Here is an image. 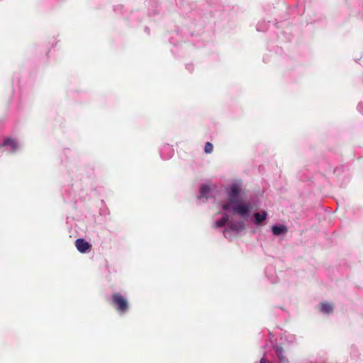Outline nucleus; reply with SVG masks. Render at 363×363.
I'll list each match as a JSON object with an SVG mask.
<instances>
[{
  "label": "nucleus",
  "mask_w": 363,
  "mask_h": 363,
  "mask_svg": "<svg viewBox=\"0 0 363 363\" xmlns=\"http://www.w3.org/2000/svg\"><path fill=\"white\" fill-rule=\"evenodd\" d=\"M241 191V186L239 184H233L230 186V191L228 193L229 201L234 204L238 201V195Z\"/></svg>",
  "instance_id": "nucleus-2"
},
{
  "label": "nucleus",
  "mask_w": 363,
  "mask_h": 363,
  "mask_svg": "<svg viewBox=\"0 0 363 363\" xmlns=\"http://www.w3.org/2000/svg\"><path fill=\"white\" fill-rule=\"evenodd\" d=\"M255 218V224L259 225L262 221L266 219L267 213L265 211H262L260 213H255L254 214Z\"/></svg>",
  "instance_id": "nucleus-7"
},
{
  "label": "nucleus",
  "mask_w": 363,
  "mask_h": 363,
  "mask_svg": "<svg viewBox=\"0 0 363 363\" xmlns=\"http://www.w3.org/2000/svg\"><path fill=\"white\" fill-rule=\"evenodd\" d=\"M267 360L264 358H262L259 363H266Z\"/></svg>",
  "instance_id": "nucleus-14"
},
{
  "label": "nucleus",
  "mask_w": 363,
  "mask_h": 363,
  "mask_svg": "<svg viewBox=\"0 0 363 363\" xmlns=\"http://www.w3.org/2000/svg\"><path fill=\"white\" fill-rule=\"evenodd\" d=\"M320 310L325 313H330L333 311V307L330 303H322L320 305Z\"/></svg>",
  "instance_id": "nucleus-8"
},
{
  "label": "nucleus",
  "mask_w": 363,
  "mask_h": 363,
  "mask_svg": "<svg viewBox=\"0 0 363 363\" xmlns=\"http://www.w3.org/2000/svg\"><path fill=\"white\" fill-rule=\"evenodd\" d=\"M277 354L279 355V352L281 353L282 352V349H280V350H277Z\"/></svg>",
  "instance_id": "nucleus-15"
},
{
  "label": "nucleus",
  "mask_w": 363,
  "mask_h": 363,
  "mask_svg": "<svg viewBox=\"0 0 363 363\" xmlns=\"http://www.w3.org/2000/svg\"><path fill=\"white\" fill-rule=\"evenodd\" d=\"M230 228L235 231H240L245 228L243 222H239L238 223H230Z\"/></svg>",
  "instance_id": "nucleus-10"
},
{
  "label": "nucleus",
  "mask_w": 363,
  "mask_h": 363,
  "mask_svg": "<svg viewBox=\"0 0 363 363\" xmlns=\"http://www.w3.org/2000/svg\"><path fill=\"white\" fill-rule=\"evenodd\" d=\"M111 303L116 311L121 314L125 313L129 309L128 300L120 293L112 295Z\"/></svg>",
  "instance_id": "nucleus-1"
},
{
  "label": "nucleus",
  "mask_w": 363,
  "mask_h": 363,
  "mask_svg": "<svg viewBox=\"0 0 363 363\" xmlns=\"http://www.w3.org/2000/svg\"><path fill=\"white\" fill-rule=\"evenodd\" d=\"M272 231L274 235H279L282 233H286L287 232V228L285 225H274L272 228Z\"/></svg>",
  "instance_id": "nucleus-5"
},
{
  "label": "nucleus",
  "mask_w": 363,
  "mask_h": 363,
  "mask_svg": "<svg viewBox=\"0 0 363 363\" xmlns=\"http://www.w3.org/2000/svg\"><path fill=\"white\" fill-rule=\"evenodd\" d=\"M229 220V216L228 215H225L220 220L216 221L213 224V227L216 228H222L225 225L227 222Z\"/></svg>",
  "instance_id": "nucleus-6"
},
{
  "label": "nucleus",
  "mask_w": 363,
  "mask_h": 363,
  "mask_svg": "<svg viewBox=\"0 0 363 363\" xmlns=\"http://www.w3.org/2000/svg\"><path fill=\"white\" fill-rule=\"evenodd\" d=\"M75 247L81 253H85L91 249V245L83 238H79L75 240Z\"/></svg>",
  "instance_id": "nucleus-4"
},
{
  "label": "nucleus",
  "mask_w": 363,
  "mask_h": 363,
  "mask_svg": "<svg viewBox=\"0 0 363 363\" xmlns=\"http://www.w3.org/2000/svg\"><path fill=\"white\" fill-rule=\"evenodd\" d=\"M231 206H233V203H231L230 201L229 203H225L223 206V208L224 210H228L230 208Z\"/></svg>",
  "instance_id": "nucleus-13"
},
{
  "label": "nucleus",
  "mask_w": 363,
  "mask_h": 363,
  "mask_svg": "<svg viewBox=\"0 0 363 363\" xmlns=\"http://www.w3.org/2000/svg\"><path fill=\"white\" fill-rule=\"evenodd\" d=\"M250 209L249 203H239L238 201L233 204V212L240 216H245Z\"/></svg>",
  "instance_id": "nucleus-3"
},
{
  "label": "nucleus",
  "mask_w": 363,
  "mask_h": 363,
  "mask_svg": "<svg viewBox=\"0 0 363 363\" xmlns=\"http://www.w3.org/2000/svg\"><path fill=\"white\" fill-rule=\"evenodd\" d=\"M7 145L11 146L12 151H13V152L16 151V150L17 148L16 142L11 138H7L4 140L2 146H7Z\"/></svg>",
  "instance_id": "nucleus-9"
},
{
  "label": "nucleus",
  "mask_w": 363,
  "mask_h": 363,
  "mask_svg": "<svg viewBox=\"0 0 363 363\" xmlns=\"http://www.w3.org/2000/svg\"><path fill=\"white\" fill-rule=\"evenodd\" d=\"M200 190L201 195L206 196V194L209 192L210 188L206 185H203L201 187Z\"/></svg>",
  "instance_id": "nucleus-12"
},
{
  "label": "nucleus",
  "mask_w": 363,
  "mask_h": 363,
  "mask_svg": "<svg viewBox=\"0 0 363 363\" xmlns=\"http://www.w3.org/2000/svg\"><path fill=\"white\" fill-rule=\"evenodd\" d=\"M213 144L210 142L206 143L205 147H204V152L206 154H211L213 152Z\"/></svg>",
  "instance_id": "nucleus-11"
},
{
  "label": "nucleus",
  "mask_w": 363,
  "mask_h": 363,
  "mask_svg": "<svg viewBox=\"0 0 363 363\" xmlns=\"http://www.w3.org/2000/svg\"><path fill=\"white\" fill-rule=\"evenodd\" d=\"M281 355H282V353H280L279 352V357L281 359Z\"/></svg>",
  "instance_id": "nucleus-16"
}]
</instances>
